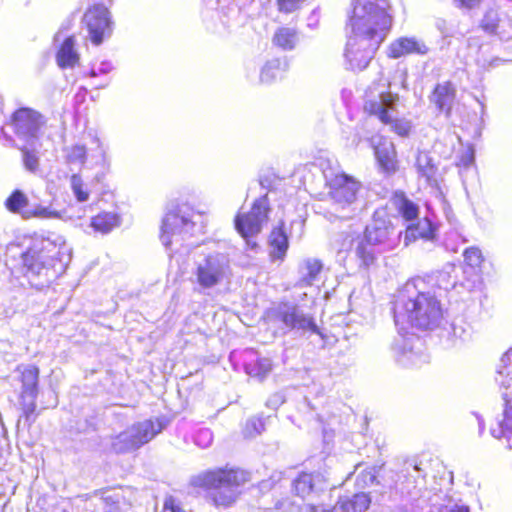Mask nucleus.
<instances>
[{
    "label": "nucleus",
    "mask_w": 512,
    "mask_h": 512,
    "mask_svg": "<svg viewBox=\"0 0 512 512\" xmlns=\"http://www.w3.org/2000/svg\"><path fill=\"white\" fill-rule=\"evenodd\" d=\"M39 378V369L34 365H27L21 370L22 394L35 399L37 395V385Z\"/></svg>",
    "instance_id": "2f4dec72"
},
{
    "label": "nucleus",
    "mask_w": 512,
    "mask_h": 512,
    "mask_svg": "<svg viewBox=\"0 0 512 512\" xmlns=\"http://www.w3.org/2000/svg\"><path fill=\"white\" fill-rule=\"evenodd\" d=\"M451 512H470L469 508L466 506H460L456 507L455 509L451 510Z\"/></svg>",
    "instance_id": "69168bd1"
},
{
    "label": "nucleus",
    "mask_w": 512,
    "mask_h": 512,
    "mask_svg": "<svg viewBox=\"0 0 512 512\" xmlns=\"http://www.w3.org/2000/svg\"><path fill=\"white\" fill-rule=\"evenodd\" d=\"M394 233V228L385 221L374 220L365 230V241L368 244H384Z\"/></svg>",
    "instance_id": "b1692460"
},
{
    "label": "nucleus",
    "mask_w": 512,
    "mask_h": 512,
    "mask_svg": "<svg viewBox=\"0 0 512 512\" xmlns=\"http://www.w3.org/2000/svg\"><path fill=\"white\" fill-rule=\"evenodd\" d=\"M163 429L164 424L158 418L135 423L112 438L111 448L116 453L132 452L151 441Z\"/></svg>",
    "instance_id": "0eeeda50"
},
{
    "label": "nucleus",
    "mask_w": 512,
    "mask_h": 512,
    "mask_svg": "<svg viewBox=\"0 0 512 512\" xmlns=\"http://www.w3.org/2000/svg\"><path fill=\"white\" fill-rule=\"evenodd\" d=\"M489 47L487 45H481L479 47V56L477 57L476 61L477 64L483 68L491 67L496 65L495 62L500 61L498 58H487L484 56L486 52H488Z\"/></svg>",
    "instance_id": "8fccbe9b"
},
{
    "label": "nucleus",
    "mask_w": 512,
    "mask_h": 512,
    "mask_svg": "<svg viewBox=\"0 0 512 512\" xmlns=\"http://www.w3.org/2000/svg\"><path fill=\"white\" fill-rule=\"evenodd\" d=\"M56 60L61 68L73 67L79 60V55L75 50V39L73 36L67 37L57 52Z\"/></svg>",
    "instance_id": "c85d7f7f"
},
{
    "label": "nucleus",
    "mask_w": 512,
    "mask_h": 512,
    "mask_svg": "<svg viewBox=\"0 0 512 512\" xmlns=\"http://www.w3.org/2000/svg\"><path fill=\"white\" fill-rule=\"evenodd\" d=\"M65 158L69 164L83 165L87 158V151L83 145H73L65 149Z\"/></svg>",
    "instance_id": "4c0bfd02"
},
{
    "label": "nucleus",
    "mask_w": 512,
    "mask_h": 512,
    "mask_svg": "<svg viewBox=\"0 0 512 512\" xmlns=\"http://www.w3.org/2000/svg\"><path fill=\"white\" fill-rule=\"evenodd\" d=\"M311 512H335L334 509H326L322 505L319 504H308Z\"/></svg>",
    "instance_id": "052dcab7"
},
{
    "label": "nucleus",
    "mask_w": 512,
    "mask_h": 512,
    "mask_svg": "<svg viewBox=\"0 0 512 512\" xmlns=\"http://www.w3.org/2000/svg\"><path fill=\"white\" fill-rule=\"evenodd\" d=\"M96 149L91 155L95 165L104 166L108 162L107 149L98 138H95Z\"/></svg>",
    "instance_id": "a18cd8bd"
},
{
    "label": "nucleus",
    "mask_w": 512,
    "mask_h": 512,
    "mask_svg": "<svg viewBox=\"0 0 512 512\" xmlns=\"http://www.w3.org/2000/svg\"><path fill=\"white\" fill-rule=\"evenodd\" d=\"M455 97L456 88L447 81L436 85L430 96V102L435 105L439 113H443L448 118L451 115Z\"/></svg>",
    "instance_id": "aec40b11"
},
{
    "label": "nucleus",
    "mask_w": 512,
    "mask_h": 512,
    "mask_svg": "<svg viewBox=\"0 0 512 512\" xmlns=\"http://www.w3.org/2000/svg\"><path fill=\"white\" fill-rule=\"evenodd\" d=\"M260 185L263 187V188H266L267 186L265 185V181L264 180H261L260 181Z\"/></svg>",
    "instance_id": "774afa93"
},
{
    "label": "nucleus",
    "mask_w": 512,
    "mask_h": 512,
    "mask_svg": "<svg viewBox=\"0 0 512 512\" xmlns=\"http://www.w3.org/2000/svg\"><path fill=\"white\" fill-rule=\"evenodd\" d=\"M299 41L300 37L297 29L287 26L276 29L272 37L273 45L283 51L294 50Z\"/></svg>",
    "instance_id": "393cba45"
},
{
    "label": "nucleus",
    "mask_w": 512,
    "mask_h": 512,
    "mask_svg": "<svg viewBox=\"0 0 512 512\" xmlns=\"http://www.w3.org/2000/svg\"><path fill=\"white\" fill-rule=\"evenodd\" d=\"M269 319L277 324L284 333L298 331L302 334H320L318 326L309 314H306L298 305L291 302H281L272 308L268 314Z\"/></svg>",
    "instance_id": "6e6552de"
},
{
    "label": "nucleus",
    "mask_w": 512,
    "mask_h": 512,
    "mask_svg": "<svg viewBox=\"0 0 512 512\" xmlns=\"http://www.w3.org/2000/svg\"><path fill=\"white\" fill-rule=\"evenodd\" d=\"M23 154V163L25 168L30 172H36L39 167V158L34 151H30L27 147L20 148Z\"/></svg>",
    "instance_id": "c03bdc74"
},
{
    "label": "nucleus",
    "mask_w": 512,
    "mask_h": 512,
    "mask_svg": "<svg viewBox=\"0 0 512 512\" xmlns=\"http://www.w3.org/2000/svg\"><path fill=\"white\" fill-rule=\"evenodd\" d=\"M496 383L502 390L505 401L503 418L490 428L491 435L505 440L507 448H512V347L501 357L497 367Z\"/></svg>",
    "instance_id": "423d86ee"
},
{
    "label": "nucleus",
    "mask_w": 512,
    "mask_h": 512,
    "mask_svg": "<svg viewBox=\"0 0 512 512\" xmlns=\"http://www.w3.org/2000/svg\"><path fill=\"white\" fill-rule=\"evenodd\" d=\"M395 325L400 330L408 327L427 330L438 326L442 308L434 293L427 290L424 279L407 281L396 295L393 306Z\"/></svg>",
    "instance_id": "7ed1b4c3"
},
{
    "label": "nucleus",
    "mask_w": 512,
    "mask_h": 512,
    "mask_svg": "<svg viewBox=\"0 0 512 512\" xmlns=\"http://www.w3.org/2000/svg\"><path fill=\"white\" fill-rule=\"evenodd\" d=\"M212 432L209 429H201L195 436V444L201 448H207L212 443Z\"/></svg>",
    "instance_id": "09e8293b"
},
{
    "label": "nucleus",
    "mask_w": 512,
    "mask_h": 512,
    "mask_svg": "<svg viewBox=\"0 0 512 512\" xmlns=\"http://www.w3.org/2000/svg\"><path fill=\"white\" fill-rule=\"evenodd\" d=\"M224 264L221 254H209L195 263L191 281L202 289L212 288L223 276Z\"/></svg>",
    "instance_id": "f8f14e48"
},
{
    "label": "nucleus",
    "mask_w": 512,
    "mask_h": 512,
    "mask_svg": "<svg viewBox=\"0 0 512 512\" xmlns=\"http://www.w3.org/2000/svg\"><path fill=\"white\" fill-rule=\"evenodd\" d=\"M395 361L406 368H418L429 362V355L421 338L414 334L397 337L392 346Z\"/></svg>",
    "instance_id": "9d476101"
},
{
    "label": "nucleus",
    "mask_w": 512,
    "mask_h": 512,
    "mask_svg": "<svg viewBox=\"0 0 512 512\" xmlns=\"http://www.w3.org/2000/svg\"><path fill=\"white\" fill-rule=\"evenodd\" d=\"M459 272H462V268L452 263H447L443 268L437 271L435 274L430 276V282H433L439 289L448 291L450 289L463 288L468 291L474 287V281L458 282ZM463 273H465L463 271Z\"/></svg>",
    "instance_id": "f3484780"
},
{
    "label": "nucleus",
    "mask_w": 512,
    "mask_h": 512,
    "mask_svg": "<svg viewBox=\"0 0 512 512\" xmlns=\"http://www.w3.org/2000/svg\"><path fill=\"white\" fill-rule=\"evenodd\" d=\"M276 510H284V512H296V507L289 499H284L282 501H278L275 505Z\"/></svg>",
    "instance_id": "13d9d810"
},
{
    "label": "nucleus",
    "mask_w": 512,
    "mask_h": 512,
    "mask_svg": "<svg viewBox=\"0 0 512 512\" xmlns=\"http://www.w3.org/2000/svg\"><path fill=\"white\" fill-rule=\"evenodd\" d=\"M31 399H32V401L29 404H27L24 408V413H25L27 419L30 417L31 414L34 413L35 408H36L34 399L33 398H31Z\"/></svg>",
    "instance_id": "e2e57ef3"
},
{
    "label": "nucleus",
    "mask_w": 512,
    "mask_h": 512,
    "mask_svg": "<svg viewBox=\"0 0 512 512\" xmlns=\"http://www.w3.org/2000/svg\"><path fill=\"white\" fill-rule=\"evenodd\" d=\"M278 10L282 13L290 14L298 9L307 1V0H276Z\"/></svg>",
    "instance_id": "49530a36"
},
{
    "label": "nucleus",
    "mask_w": 512,
    "mask_h": 512,
    "mask_svg": "<svg viewBox=\"0 0 512 512\" xmlns=\"http://www.w3.org/2000/svg\"><path fill=\"white\" fill-rule=\"evenodd\" d=\"M221 0H204L205 6L210 10L218 11L220 9Z\"/></svg>",
    "instance_id": "680f3d73"
},
{
    "label": "nucleus",
    "mask_w": 512,
    "mask_h": 512,
    "mask_svg": "<svg viewBox=\"0 0 512 512\" xmlns=\"http://www.w3.org/2000/svg\"><path fill=\"white\" fill-rule=\"evenodd\" d=\"M434 236V227L428 219L419 220L416 225H409L405 231L404 243L408 245L417 238L432 239Z\"/></svg>",
    "instance_id": "c756f323"
},
{
    "label": "nucleus",
    "mask_w": 512,
    "mask_h": 512,
    "mask_svg": "<svg viewBox=\"0 0 512 512\" xmlns=\"http://www.w3.org/2000/svg\"><path fill=\"white\" fill-rule=\"evenodd\" d=\"M323 264L319 259L306 258L299 265L298 286H311L318 280Z\"/></svg>",
    "instance_id": "5701e85b"
},
{
    "label": "nucleus",
    "mask_w": 512,
    "mask_h": 512,
    "mask_svg": "<svg viewBox=\"0 0 512 512\" xmlns=\"http://www.w3.org/2000/svg\"><path fill=\"white\" fill-rule=\"evenodd\" d=\"M347 21L344 65L353 72L365 70L385 41L393 24L389 0H353Z\"/></svg>",
    "instance_id": "f257e3e1"
},
{
    "label": "nucleus",
    "mask_w": 512,
    "mask_h": 512,
    "mask_svg": "<svg viewBox=\"0 0 512 512\" xmlns=\"http://www.w3.org/2000/svg\"><path fill=\"white\" fill-rule=\"evenodd\" d=\"M373 142L375 143L374 153L381 169L388 174L394 173L397 170L394 144L383 138H379L377 142L373 140Z\"/></svg>",
    "instance_id": "412c9836"
},
{
    "label": "nucleus",
    "mask_w": 512,
    "mask_h": 512,
    "mask_svg": "<svg viewBox=\"0 0 512 512\" xmlns=\"http://www.w3.org/2000/svg\"><path fill=\"white\" fill-rule=\"evenodd\" d=\"M84 22L90 39L95 45L101 44L104 38L109 37L112 33L110 12L102 4L90 7L84 14Z\"/></svg>",
    "instance_id": "4468645a"
},
{
    "label": "nucleus",
    "mask_w": 512,
    "mask_h": 512,
    "mask_svg": "<svg viewBox=\"0 0 512 512\" xmlns=\"http://www.w3.org/2000/svg\"><path fill=\"white\" fill-rule=\"evenodd\" d=\"M371 503L366 493H357L352 498H340L337 506L342 512H365Z\"/></svg>",
    "instance_id": "72a5a7b5"
},
{
    "label": "nucleus",
    "mask_w": 512,
    "mask_h": 512,
    "mask_svg": "<svg viewBox=\"0 0 512 512\" xmlns=\"http://www.w3.org/2000/svg\"><path fill=\"white\" fill-rule=\"evenodd\" d=\"M190 485L203 492L216 507L224 505V469L208 470L190 478Z\"/></svg>",
    "instance_id": "ddd939ff"
},
{
    "label": "nucleus",
    "mask_w": 512,
    "mask_h": 512,
    "mask_svg": "<svg viewBox=\"0 0 512 512\" xmlns=\"http://www.w3.org/2000/svg\"><path fill=\"white\" fill-rule=\"evenodd\" d=\"M415 167L418 176L424 178L429 186H438V181L436 178L437 168L433 163V159L427 152H419L417 154Z\"/></svg>",
    "instance_id": "a878e982"
},
{
    "label": "nucleus",
    "mask_w": 512,
    "mask_h": 512,
    "mask_svg": "<svg viewBox=\"0 0 512 512\" xmlns=\"http://www.w3.org/2000/svg\"><path fill=\"white\" fill-rule=\"evenodd\" d=\"M329 196L335 206V211L349 210L357 198L360 183L346 174L335 175L328 181Z\"/></svg>",
    "instance_id": "9b49d317"
},
{
    "label": "nucleus",
    "mask_w": 512,
    "mask_h": 512,
    "mask_svg": "<svg viewBox=\"0 0 512 512\" xmlns=\"http://www.w3.org/2000/svg\"><path fill=\"white\" fill-rule=\"evenodd\" d=\"M229 362L235 370L242 366L247 375L259 379L264 378L271 370V361L268 358H260L254 349L232 351Z\"/></svg>",
    "instance_id": "2eb2a0df"
},
{
    "label": "nucleus",
    "mask_w": 512,
    "mask_h": 512,
    "mask_svg": "<svg viewBox=\"0 0 512 512\" xmlns=\"http://www.w3.org/2000/svg\"><path fill=\"white\" fill-rule=\"evenodd\" d=\"M282 479V472H274L269 479L263 480L259 484L261 491H268L274 487V485Z\"/></svg>",
    "instance_id": "603ef678"
},
{
    "label": "nucleus",
    "mask_w": 512,
    "mask_h": 512,
    "mask_svg": "<svg viewBox=\"0 0 512 512\" xmlns=\"http://www.w3.org/2000/svg\"><path fill=\"white\" fill-rule=\"evenodd\" d=\"M474 162V151L467 149L461 156L460 164L464 167L470 166Z\"/></svg>",
    "instance_id": "bf43d9fd"
},
{
    "label": "nucleus",
    "mask_w": 512,
    "mask_h": 512,
    "mask_svg": "<svg viewBox=\"0 0 512 512\" xmlns=\"http://www.w3.org/2000/svg\"><path fill=\"white\" fill-rule=\"evenodd\" d=\"M389 86L390 82L382 76L375 81L366 92L365 110L377 116L381 122L391 124L398 135L406 136L411 130V124L396 118L398 95L391 93Z\"/></svg>",
    "instance_id": "39448f33"
},
{
    "label": "nucleus",
    "mask_w": 512,
    "mask_h": 512,
    "mask_svg": "<svg viewBox=\"0 0 512 512\" xmlns=\"http://www.w3.org/2000/svg\"><path fill=\"white\" fill-rule=\"evenodd\" d=\"M412 470H413L414 473L417 474L418 478L419 477L424 478V474H422V470H421V468L418 465H413Z\"/></svg>",
    "instance_id": "0e129e2a"
},
{
    "label": "nucleus",
    "mask_w": 512,
    "mask_h": 512,
    "mask_svg": "<svg viewBox=\"0 0 512 512\" xmlns=\"http://www.w3.org/2000/svg\"><path fill=\"white\" fill-rule=\"evenodd\" d=\"M28 205L27 196L20 190H15L12 194L6 199L5 206L6 208L13 213H20L23 216V210Z\"/></svg>",
    "instance_id": "e433bc0d"
},
{
    "label": "nucleus",
    "mask_w": 512,
    "mask_h": 512,
    "mask_svg": "<svg viewBox=\"0 0 512 512\" xmlns=\"http://www.w3.org/2000/svg\"><path fill=\"white\" fill-rule=\"evenodd\" d=\"M42 123L41 115L28 108L19 109L13 115V126L16 135L31 146L38 138Z\"/></svg>",
    "instance_id": "dca6fc26"
},
{
    "label": "nucleus",
    "mask_w": 512,
    "mask_h": 512,
    "mask_svg": "<svg viewBox=\"0 0 512 512\" xmlns=\"http://www.w3.org/2000/svg\"><path fill=\"white\" fill-rule=\"evenodd\" d=\"M204 215L187 204H179L168 209L161 221L160 241L173 253H186L197 245L196 237L204 233Z\"/></svg>",
    "instance_id": "20e7f679"
},
{
    "label": "nucleus",
    "mask_w": 512,
    "mask_h": 512,
    "mask_svg": "<svg viewBox=\"0 0 512 512\" xmlns=\"http://www.w3.org/2000/svg\"><path fill=\"white\" fill-rule=\"evenodd\" d=\"M295 492L301 498L319 495L327 488L325 477L320 472L301 473L293 481Z\"/></svg>",
    "instance_id": "6ab92c4d"
},
{
    "label": "nucleus",
    "mask_w": 512,
    "mask_h": 512,
    "mask_svg": "<svg viewBox=\"0 0 512 512\" xmlns=\"http://www.w3.org/2000/svg\"><path fill=\"white\" fill-rule=\"evenodd\" d=\"M372 244L359 243L356 248L357 256L363 261L365 265H369L373 262V251L371 249Z\"/></svg>",
    "instance_id": "de8ad7c7"
},
{
    "label": "nucleus",
    "mask_w": 512,
    "mask_h": 512,
    "mask_svg": "<svg viewBox=\"0 0 512 512\" xmlns=\"http://www.w3.org/2000/svg\"><path fill=\"white\" fill-rule=\"evenodd\" d=\"M270 257L273 261H282L288 250V237L282 227H275L269 236Z\"/></svg>",
    "instance_id": "bb28decb"
},
{
    "label": "nucleus",
    "mask_w": 512,
    "mask_h": 512,
    "mask_svg": "<svg viewBox=\"0 0 512 512\" xmlns=\"http://www.w3.org/2000/svg\"><path fill=\"white\" fill-rule=\"evenodd\" d=\"M251 475L240 468H226V505L241 494L244 486L250 482Z\"/></svg>",
    "instance_id": "4be33fe9"
},
{
    "label": "nucleus",
    "mask_w": 512,
    "mask_h": 512,
    "mask_svg": "<svg viewBox=\"0 0 512 512\" xmlns=\"http://www.w3.org/2000/svg\"><path fill=\"white\" fill-rule=\"evenodd\" d=\"M161 512H185L173 497L164 500Z\"/></svg>",
    "instance_id": "864d4df0"
},
{
    "label": "nucleus",
    "mask_w": 512,
    "mask_h": 512,
    "mask_svg": "<svg viewBox=\"0 0 512 512\" xmlns=\"http://www.w3.org/2000/svg\"><path fill=\"white\" fill-rule=\"evenodd\" d=\"M120 216L115 212H102L91 218L90 226L95 232L107 234L120 225Z\"/></svg>",
    "instance_id": "7c9ffc66"
},
{
    "label": "nucleus",
    "mask_w": 512,
    "mask_h": 512,
    "mask_svg": "<svg viewBox=\"0 0 512 512\" xmlns=\"http://www.w3.org/2000/svg\"><path fill=\"white\" fill-rule=\"evenodd\" d=\"M471 333V326L462 318H457L450 324L448 337L451 345L456 346L459 343L469 340Z\"/></svg>",
    "instance_id": "f704fd0d"
},
{
    "label": "nucleus",
    "mask_w": 512,
    "mask_h": 512,
    "mask_svg": "<svg viewBox=\"0 0 512 512\" xmlns=\"http://www.w3.org/2000/svg\"><path fill=\"white\" fill-rule=\"evenodd\" d=\"M503 15L505 14L499 13L497 10L494 9H489L488 11H486L482 19V28L485 31L491 33L493 30H495L497 22L501 21Z\"/></svg>",
    "instance_id": "79ce46f5"
},
{
    "label": "nucleus",
    "mask_w": 512,
    "mask_h": 512,
    "mask_svg": "<svg viewBox=\"0 0 512 512\" xmlns=\"http://www.w3.org/2000/svg\"><path fill=\"white\" fill-rule=\"evenodd\" d=\"M376 480V475L373 469L363 470L357 476V485L359 487H366L372 485Z\"/></svg>",
    "instance_id": "3c124183"
},
{
    "label": "nucleus",
    "mask_w": 512,
    "mask_h": 512,
    "mask_svg": "<svg viewBox=\"0 0 512 512\" xmlns=\"http://www.w3.org/2000/svg\"><path fill=\"white\" fill-rule=\"evenodd\" d=\"M72 250L63 236L56 233L35 234L21 254V286L36 290L48 288L65 271Z\"/></svg>",
    "instance_id": "f03ea898"
},
{
    "label": "nucleus",
    "mask_w": 512,
    "mask_h": 512,
    "mask_svg": "<svg viewBox=\"0 0 512 512\" xmlns=\"http://www.w3.org/2000/svg\"><path fill=\"white\" fill-rule=\"evenodd\" d=\"M457 7L471 10L479 6L481 0H454Z\"/></svg>",
    "instance_id": "4d7b16f0"
},
{
    "label": "nucleus",
    "mask_w": 512,
    "mask_h": 512,
    "mask_svg": "<svg viewBox=\"0 0 512 512\" xmlns=\"http://www.w3.org/2000/svg\"><path fill=\"white\" fill-rule=\"evenodd\" d=\"M491 33L498 35L502 41H509L512 39V17L503 15L500 22H497L495 30Z\"/></svg>",
    "instance_id": "ea45409f"
},
{
    "label": "nucleus",
    "mask_w": 512,
    "mask_h": 512,
    "mask_svg": "<svg viewBox=\"0 0 512 512\" xmlns=\"http://www.w3.org/2000/svg\"><path fill=\"white\" fill-rule=\"evenodd\" d=\"M265 430V422L262 416H253L247 419L243 427V436L247 439H253L259 436Z\"/></svg>",
    "instance_id": "c9c22d12"
},
{
    "label": "nucleus",
    "mask_w": 512,
    "mask_h": 512,
    "mask_svg": "<svg viewBox=\"0 0 512 512\" xmlns=\"http://www.w3.org/2000/svg\"><path fill=\"white\" fill-rule=\"evenodd\" d=\"M63 218L62 212L53 210L49 207L37 206L33 211L26 210L23 212V218Z\"/></svg>",
    "instance_id": "a19ab883"
},
{
    "label": "nucleus",
    "mask_w": 512,
    "mask_h": 512,
    "mask_svg": "<svg viewBox=\"0 0 512 512\" xmlns=\"http://www.w3.org/2000/svg\"><path fill=\"white\" fill-rule=\"evenodd\" d=\"M338 216L343 219L351 217L350 214H339Z\"/></svg>",
    "instance_id": "338daca9"
},
{
    "label": "nucleus",
    "mask_w": 512,
    "mask_h": 512,
    "mask_svg": "<svg viewBox=\"0 0 512 512\" xmlns=\"http://www.w3.org/2000/svg\"><path fill=\"white\" fill-rule=\"evenodd\" d=\"M464 261L470 268H477L483 262L482 252L477 247H470L464 251Z\"/></svg>",
    "instance_id": "37998d69"
},
{
    "label": "nucleus",
    "mask_w": 512,
    "mask_h": 512,
    "mask_svg": "<svg viewBox=\"0 0 512 512\" xmlns=\"http://www.w3.org/2000/svg\"><path fill=\"white\" fill-rule=\"evenodd\" d=\"M285 402L282 393H275L269 397L266 401V406L272 409H277L281 404Z\"/></svg>",
    "instance_id": "5fc2aeb1"
},
{
    "label": "nucleus",
    "mask_w": 512,
    "mask_h": 512,
    "mask_svg": "<svg viewBox=\"0 0 512 512\" xmlns=\"http://www.w3.org/2000/svg\"><path fill=\"white\" fill-rule=\"evenodd\" d=\"M287 68L288 62L285 58H273L261 68L260 81L264 84H270L280 78Z\"/></svg>",
    "instance_id": "cd10ccee"
},
{
    "label": "nucleus",
    "mask_w": 512,
    "mask_h": 512,
    "mask_svg": "<svg viewBox=\"0 0 512 512\" xmlns=\"http://www.w3.org/2000/svg\"><path fill=\"white\" fill-rule=\"evenodd\" d=\"M269 210L268 196L265 194L254 201L249 212L238 213L235 217V229L251 249L257 247V243L251 238L261 232L268 220Z\"/></svg>",
    "instance_id": "1a4fd4ad"
},
{
    "label": "nucleus",
    "mask_w": 512,
    "mask_h": 512,
    "mask_svg": "<svg viewBox=\"0 0 512 512\" xmlns=\"http://www.w3.org/2000/svg\"><path fill=\"white\" fill-rule=\"evenodd\" d=\"M112 65L109 62H102L98 68H92L89 72V75L91 77H96L100 74H107L112 70Z\"/></svg>",
    "instance_id": "6e6d98bb"
},
{
    "label": "nucleus",
    "mask_w": 512,
    "mask_h": 512,
    "mask_svg": "<svg viewBox=\"0 0 512 512\" xmlns=\"http://www.w3.org/2000/svg\"><path fill=\"white\" fill-rule=\"evenodd\" d=\"M71 190L79 202H85L89 198V191L82 178L78 174H73L70 179Z\"/></svg>",
    "instance_id": "58836bf2"
},
{
    "label": "nucleus",
    "mask_w": 512,
    "mask_h": 512,
    "mask_svg": "<svg viewBox=\"0 0 512 512\" xmlns=\"http://www.w3.org/2000/svg\"><path fill=\"white\" fill-rule=\"evenodd\" d=\"M428 47L425 42L417 37H399L394 39L387 47L386 54L389 58L399 59L408 55H425Z\"/></svg>",
    "instance_id": "a211bd4d"
},
{
    "label": "nucleus",
    "mask_w": 512,
    "mask_h": 512,
    "mask_svg": "<svg viewBox=\"0 0 512 512\" xmlns=\"http://www.w3.org/2000/svg\"><path fill=\"white\" fill-rule=\"evenodd\" d=\"M392 201L399 214L406 221H413L418 219V205L409 200L403 192H396Z\"/></svg>",
    "instance_id": "473e14b6"
}]
</instances>
